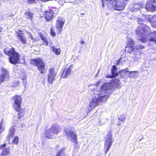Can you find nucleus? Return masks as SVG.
<instances>
[{
    "mask_svg": "<svg viewBox=\"0 0 156 156\" xmlns=\"http://www.w3.org/2000/svg\"><path fill=\"white\" fill-rule=\"evenodd\" d=\"M3 51L6 55L9 56V61L10 63L16 64L19 63L20 55L18 52L16 51L14 47L10 48L6 47L3 49Z\"/></svg>",
    "mask_w": 156,
    "mask_h": 156,
    "instance_id": "f257e3e1",
    "label": "nucleus"
},
{
    "mask_svg": "<svg viewBox=\"0 0 156 156\" xmlns=\"http://www.w3.org/2000/svg\"><path fill=\"white\" fill-rule=\"evenodd\" d=\"M60 128L59 126L56 124H53L50 128L45 131V136L48 139H53L54 135L58 134L60 132Z\"/></svg>",
    "mask_w": 156,
    "mask_h": 156,
    "instance_id": "f03ea898",
    "label": "nucleus"
},
{
    "mask_svg": "<svg viewBox=\"0 0 156 156\" xmlns=\"http://www.w3.org/2000/svg\"><path fill=\"white\" fill-rule=\"evenodd\" d=\"M30 63L32 65L36 66L41 73L43 74L45 73V63L41 58H37L31 59Z\"/></svg>",
    "mask_w": 156,
    "mask_h": 156,
    "instance_id": "7ed1b4c3",
    "label": "nucleus"
},
{
    "mask_svg": "<svg viewBox=\"0 0 156 156\" xmlns=\"http://www.w3.org/2000/svg\"><path fill=\"white\" fill-rule=\"evenodd\" d=\"M129 1V0H114L113 1L112 7L116 10H123Z\"/></svg>",
    "mask_w": 156,
    "mask_h": 156,
    "instance_id": "20e7f679",
    "label": "nucleus"
},
{
    "mask_svg": "<svg viewBox=\"0 0 156 156\" xmlns=\"http://www.w3.org/2000/svg\"><path fill=\"white\" fill-rule=\"evenodd\" d=\"M150 28L147 26H144L141 28H138L136 30V34L139 36L141 38L139 39L143 43H145L146 42L147 38L145 37H142L146 33L148 32L150 30Z\"/></svg>",
    "mask_w": 156,
    "mask_h": 156,
    "instance_id": "39448f33",
    "label": "nucleus"
},
{
    "mask_svg": "<svg viewBox=\"0 0 156 156\" xmlns=\"http://www.w3.org/2000/svg\"><path fill=\"white\" fill-rule=\"evenodd\" d=\"M65 23V20L61 16L58 17L56 20V28L58 34L61 33L62 30V28Z\"/></svg>",
    "mask_w": 156,
    "mask_h": 156,
    "instance_id": "423d86ee",
    "label": "nucleus"
},
{
    "mask_svg": "<svg viewBox=\"0 0 156 156\" xmlns=\"http://www.w3.org/2000/svg\"><path fill=\"white\" fill-rule=\"evenodd\" d=\"M73 65L71 64L68 67H64L62 69L60 77L62 78H66L73 73Z\"/></svg>",
    "mask_w": 156,
    "mask_h": 156,
    "instance_id": "0eeeda50",
    "label": "nucleus"
},
{
    "mask_svg": "<svg viewBox=\"0 0 156 156\" xmlns=\"http://www.w3.org/2000/svg\"><path fill=\"white\" fill-rule=\"evenodd\" d=\"M107 139L105 144L104 148L105 149V153L107 154L108 151L112 145V133L111 132H109L107 135Z\"/></svg>",
    "mask_w": 156,
    "mask_h": 156,
    "instance_id": "6e6552de",
    "label": "nucleus"
},
{
    "mask_svg": "<svg viewBox=\"0 0 156 156\" xmlns=\"http://www.w3.org/2000/svg\"><path fill=\"white\" fill-rule=\"evenodd\" d=\"M64 132L68 137H70L72 142L75 144H77V137L76 134L71 129H65Z\"/></svg>",
    "mask_w": 156,
    "mask_h": 156,
    "instance_id": "1a4fd4ad",
    "label": "nucleus"
},
{
    "mask_svg": "<svg viewBox=\"0 0 156 156\" xmlns=\"http://www.w3.org/2000/svg\"><path fill=\"white\" fill-rule=\"evenodd\" d=\"M64 132L68 137H70L72 142L75 144H77V137L76 134L71 129H65Z\"/></svg>",
    "mask_w": 156,
    "mask_h": 156,
    "instance_id": "9d476101",
    "label": "nucleus"
},
{
    "mask_svg": "<svg viewBox=\"0 0 156 156\" xmlns=\"http://www.w3.org/2000/svg\"><path fill=\"white\" fill-rule=\"evenodd\" d=\"M43 16L47 21L51 20L54 18V12L53 10L50 9L43 12Z\"/></svg>",
    "mask_w": 156,
    "mask_h": 156,
    "instance_id": "9b49d317",
    "label": "nucleus"
},
{
    "mask_svg": "<svg viewBox=\"0 0 156 156\" xmlns=\"http://www.w3.org/2000/svg\"><path fill=\"white\" fill-rule=\"evenodd\" d=\"M16 36L17 37L20 42L23 44H26L27 43V40L24 36L23 31L19 30L16 31Z\"/></svg>",
    "mask_w": 156,
    "mask_h": 156,
    "instance_id": "f8f14e48",
    "label": "nucleus"
},
{
    "mask_svg": "<svg viewBox=\"0 0 156 156\" xmlns=\"http://www.w3.org/2000/svg\"><path fill=\"white\" fill-rule=\"evenodd\" d=\"M14 101V104L13 105L14 109L21 107L22 98L20 96L15 95L12 97Z\"/></svg>",
    "mask_w": 156,
    "mask_h": 156,
    "instance_id": "ddd939ff",
    "label": "nucleus"
},
{
    "mask_svg": "<svg viewBox=\"0 0 156 156\" xmlns=\"http://www.w3.org/2000/svg\"><path fill=\"white\" fill-rule=\"evenodd\" d=\"M9 77V73L8 70L6 69L2 68L1 74L0 75V84L5 80V79H8Z\"/></svg>",
    "mask_w": 156,
    "mask_h": 156,
    "instance_id": "4468645a",
    "label": "nucleus"
},
{
    "mask_svg": "<svg viewBox=\"0 0 156 156\" xmlns=\"http://www.w3.org/2000/svg\"><path fill=\"white\" fill-rule=\"evenodd\" d=\"M98 99L97 98H94L91 99V101L89 105L87 108V113L90 112L92 110L98 105Z\"/></svg>",
    "mask_w": 156,
    "mask_h": 156,
    "instance_id": "2eb2a0df",
    "label": "nucleus"
},
{
    "mask_svg": "<svg viewBox=\"0 0 156 156\" xmlns=\"http://www.w3.org/2000/svg\"><path fill=\"white\" fill-rule=\"evenodd\" d=\"M154 2H151L147 3L145 8L148 11H153L156 10V5H154Z\"/></svg>",
    "mask_w": 156,
    "mask_h": 156,
    "instance_id": "dca6fc26",
    "label": "nucleus"
},
{
    "mask_svg": "<svg viewBox=\"0 0 156 156\" xmlns=\"http://www.w3.org/2000/svg\"><path fill=\"white\" fill-rule=\"evenodd\" d=\"M111 69V73L112 75H107L106 76V78H112L117 76L118 75V73H116L117 70V68L115 66H113Z\"/></svg>",
    "mask_w": 156,
    "mask_h": 156,
    "instance_id": "f3484780",
    "label": "nucleus"
},
{
    "mask_svg": "<svg viewBox=\"0 0 156 156\" xmlns=\"http://www.w3.org/2000/svg\"><path fill=\"white\" fill-rule=\"evenodd\" d=\"M14 109L16 112H18L17 114L18 119H21L24 117V112L23 109L21 107Z\"/></svg>",
    "mask_w": 156,
    "mask_h": 156,
    "instance_id": "a211bd4d",
    "label": "nucleus"
},
{
    "mask_svg": "<svg viewBox=\"0 0 156 156\" xmlns=\"http://www.w3.org/2000/svg\"><path fill=\"white\" fill-rule=\"evenodd\" d=\"M134 44V43L132 39H130L128 41V42L126 47L130 48L132 51H134L135 50Z\"/></svg>",
    "mask_w": 156,
    "mask_h": 156,
    "instance_id": "6ab92c4d",
    "label": "nucleus"
},
{
    "mask_svg": "<svg viewBox=\"0 0 156 156\" xmlns=\"http://www.w3.org/2000/svg\"><path fill=\"white\" fill-rule=\"evenodd\" d=\"M15 129L14 128V126H12L9 129L7 137L9 139L11 137H13L15 134Z\"/></svg>",
    "mask_w": 156,
    "mask_h": 156,
    "instance_id": "aec40b11",
    "label": "nucleus"
},
{
    "mask_svg": "<svg viewBox=\"0 0 156 156\" xmlns=\"http://www.w3.org/2000/svg\"><path fill=\"white\" fill-rule=\"evenodd\" d=\"M52 51L56 55H59L61 52V50L60 48H56L54 46H52L51 47Z\"/></svg>",
    "mask_w": 156,
    "mask_h": 156,
    "instance_id": "412c9836",
    "label": "nucleus"
},
{
    "mask_svg": "<svg viewBox=\"0 0 156 156\" xmlns=\"http://www.w3.org/2000/svg\"><path fill=\"white\" fill-rule=\"evenodd\" d=\"M24 15L27 19L32 20L34 17V14L30 11H27L24 13Z\"/></svg>",
    "mask_w": 156,
    "mask_h": 156,
    "instance_id": "4be33fe9",
    "label": "nucleus"
},
{
    "mask_svg": "<svg viewBox=\"0 0 156 156\" xmlns=\"http://www.w3.org/2000/svg\"><path fill=\"white\" fill-rule=\"evenodd\" d=\"M10 150V149L9 147L8 148H4L2 150L1 153L2 155H0V156H5L8 155L9 153Z\"/></svg>",
    "mask_w": 156,
    "mask_h": 156,
    "instance_id": "5701e85b",
    "label": "nucleus"
},
{
    "mask_svg": "<svg viewBox=\"0 0 156 156\" xmlns=\"http://www.w3.org/2000/svg\"><path fill=\"white\" fill-rule=\"evenodd\" d=\"M150 34L151 35V38L149 39V41L156 42V31H154Z\"/></svg>",
    "mask_w": 156,
    "mask_h": 156,
    "instance_id": "b1692460",
    "label": "nucleus"
},
{
    "mask_svg": "<svg viewBox=\"0 0 156 156\" xmlns=\"http://www.w3.org/2000/svg\"><path fill=\"white\" fill-rule=\"evenodd\" d=\"M39 35L40 36V37L42 40L44 42L45 45L46 46H48V41L44 35H42V34L41 33H39Z\"/></svg>",
    "mask_w": 156,
    "mask_h": 156,
    "instance_id": "393cba45",
    "label": "nucleus"
},
{
    "mask_svg": "<svg viewBox=\"0 0 156 156\" xmlns=\"http://www.w3.org/2000/svg\"><path fill=\"white\" fill-rule=\"evenodd\" d=\"M57 74L56 72L55 71V69L53 67L50 68L49 70V73L48 75L56 76Z\"/></svg>",
    "mask_w": 156,
    "mask_h": 156,
    "instance_id": "a878e982",
    "label": "nucleus"
},
{
    "mask_svg": "<svg viewBox=\"0 0 156 156\" xmlns=\"http://www.w3.org/2000/svg\"><path fill=\"white\" fill-rule=\"evenodd\" d=\"M55 76H53L52 75H48V82L51 84L52 83L53 81L55 80Z\"/></svg>",
    "mask_w": 156,
    "mask_h": 156,
    "instance_id": "bb28decb",
    "label": "nucleus"
},
{
    "mask_svg": "<svg viewBox=\"0 0 156 156\" xmlns=\"http://www.w3.org/2000/svg\"><path fill=\"white\" fill-rule=\"evenodd\" d=\"M50 34V35L53 37H55L56 36V33L54 27H51Z\"/></svg>",
    "mask_w": 156,
    "mask_h": 156,
    "instance_id": "cd10ccee",
    "label": "nucleus"
},
{
    "mask_svg": "<svg viewBox=\"0 0 156 156\" xmlns=\"http://www.w3.org/2000/svg\"><path fill=\"white\" fill-rule=\"evenodd\" d=\"M65 149V148L64 147L61 148L56 153L55 156H62L61 154L63 153Z\"/></svg>",
    "mask_w": 156,
    "mask_h": 156,
    "instance_id": "c85d7f7f",
    "label": "nucleus"
},
{
    "mask_svg": "<svg viewBox=\"0 0 156 156\" xmlns=\"http://www.w3.org/2000/svg\"><path fill=\"white\" fill-rule=\"evenodd\" d=\"M19 138L18 136H15L12 140V142L14 144H17L18 143Z\"/></svg>",
    "mask_w": 156,
    "mask_h": 156,
    "instance_id": "c756f323",
    "label": "nucleus"
},
{
    "mask_svg": "<svg viewBox=\"0 0 156 156\" xmlns=\"http://www.w3.org/2000/svg\"><path fill=\"white\" fill-rule=\"evenodd\" d=\"M145 48V46L143 45H140L139 46H136L135 47V50H137L138 51H140Z\"/></svg>",
    "mask_w": 156,
    "mask_h": 156,
    "instance_id": "7c9ffc66",
    "label": "nucleus"
},
{
    "mask_svg": "<svg viewBox=\"0 0 156 156\" xmlns=\"http://www.w3.org/2000/svg\"><path fill=\"white\" fill-rule=\"evenodd\" d=\"M119 82V80L118 79H115L112 80H111V82L112 83H117Z\"/></svg>",
    "mask_w": 156,
    "mask_h": 156,
    "instance_id": "2f4dec72",
    "label": "nucleus"
},
{
    "mask_svg": "<svg viewBox=\"0 0 156 156\" xmlns=\"http://www.w3.org/2000/svg\"><path fill=\"white\" fill-rule=\"evenodd\" d=\"M137 21L138 23L140 24H143L144 20L140 18H138Z\"/></svg>",
    "mask_w": 156,
    "mask_h": 156,
    "instance_id": "473e14b6",
    "label": "nucleus"
},
{
    "mask_svg": "<svg viewBox=\"0 0 156 156\" xmlns=\"http://www.w3.org/2000/svg\"><path fill=\"white\" fill-rule=\"evenodd\" d=\"M125 119V118L124 116L121 115L118 118V119L121 121H124Z\"/></svg>",
    "mask_w": 156,
    "mask_h": 156,
    "instance_id": "72a5a7b5",
    "label": "nucleus"
},
{
    "mask_svg": "<svg viewBox=\"0 0 156 156\" xmlns=\"http://www.w3.org/2000/svg\"><path fill=\"white\" fill-rule=\"evenodd\" d=\"M20 82L19 81H14L13 83V86L16 87L19 85Z\"/></svg>",
    "mask_w": 156,
    "mask_h": 156,
    "instance_id": "f704fd0d",
    "label": "nucleus"
},
{
    "mask_svg": "<svg viewBox=\"0 0 156 156\" xmlns=\"http://www.w3.org/2000/svg\"><path fill=\"white\" fill-rule=\"evenodd\" d=\"M7 145V144L6 143H4L3 144H1L0 145V149H3Z\"/></svg>",
    "mask_w": 156,
    "mask_h": 156,
    "instance_id": "c9c22d12",
    "label": "nucleus"
},
{
    "mask_svg": "<svg viewBox=\"0 0 156 156\" xmlns=\"http://www.w3.org/2000/svg\"><path fill=\"white\" fill-rule=\"evenodd\" d=\"M4 129L2 125H0V134L4 131Z\"/></svg>",
    "mask_w": 156,
    "mask_h": 156,
    "instance_id": "e433bc0d",
    "label": "nucleus"
},
{
    "mask_svg": "<svg viewBox=\"0 0 156 156\" xmlns=\"http://www.w3.org/2000/svg\"><path fill=\"white\" fill-rule=\"evenodd\" d=\"M122 59V58H120L119 59H118L117 61H116V65H118L119 64V63L121 62V60Z\"/></svg>",
    "mask_w": 156,
    "mask_h": 156,
    "instance_id": "4c0bfd02",
    "label": "nucleus"
},
{
    "mask_svg": "<svg viewBox=\"0 0 156 156\" xmlns=\"http://www.w3.org/2000/svg\"><path fill=\"white\" fill-rule=\"evenodd\" d=\"M30 34V37L31 38V39L32 40H33L34 41H35V39H34V38L33 37L32 34L31 33H29Z\"/></svg>",
    "mask_w": 156,
    "mask_h": 156,
    "instance_id": "58836bf2",
    "label": "nucleus"
},
{
    "mask_svg": "<svg viewBox=\"0 0 156 156\" xmlns=\"http://www.w3.org/2000/svg\"><path fill=\"white\" fill-rule=\"evenodd\" d=\"M151 24L152 27H156V23L155 22H151Z\"/></svg>",
    "mask_w": 156,
    "mask_h": 156,
    "instance_id": "ea45409f",
    "label": "nucleus"
},
{
    "mask_svg": "<svg viewBox=\"0 0 156 156\" xmlns=\"http://www.w3.org/2000/svg\"><path fill=\"white\" fill-rule=\"evenodd\" d=\"M83 0H74V2L75 3H78L82 2Z\"/></svg>",
    "mask_w": 156,
    "mask_h": 156,
    "instance_id": "a19ab883",
    "label": "nucleus"
},
{
    "mask_svg": "<svg viewBox=\"0 0 156 156\" xmlns=\"http://www.w3.org/2000/svg\"><path fill=\"white\" fill-rule=\"evenodd\" d=\"M26 76H24L22 78V79L23 80H25L26 79Z\"/></svg>",
    "mask_w": 156,
    "mask_h": 156,
    "instance_id": "79ce46f5",
    "label": "nucleus"
},
{
    "mask_svg": "<svg viewBox=\"0 0 156 156\" xmlns=\"http://www.w3.org/2000/svg\"><path fill=\"white\" fill-rule=\"evenodd\" d=\"M80 43L81 44H84L85 43V42L83 41H81L80 42Z\"/></svg>",
    "mask_w": 156,
    "mask_h": 156,
    "instance_id": "37998d69",
    "label": "nucleus"
},
{
    "mask_svg": "<svg viewBox=\"0 0 156 156\" xmlns=\"http://www.w3.org/2000/svg\"><path fill=\"white\" fill-rule=\"evenodd\" d=\"M101 82L100 81H98L97 83H96V86H98V85H99L100 84V83Z\"/></svg>",
    "mask_w": 156,
    "mask_h": 156,
    "instance_id": "c03bdc74",
    "label": "nucleus"
},
{
    "mask_svg": "<svg viewBox=\"0 0 156 156\" xmlns=\"http://www.w3.org/2000/svg\"><path fill=\"white\" fill-rule=\"evenodd\" d=\"M102 2V5L103 7L104 6V0H101Z\"/></svg>",
    "mask_w": 156,
    "mask_h": 156,
    "instance_id": "a18cd8bd",
    "label": "nucleus"
},
{
    "mask_svg": "<svg viewBox=\"0 0 156 156\" xmlns=\"http://www.w3.org/2000/svg\"><path fill=\"white\" fill-rule=\"evenodd\" d=\"M121 125V123L119 122H118L117 123V126H119Z\"/></svg>",
    "mask_w": 156,
    "mask_h": 156,
    "instance_id": "49530a36",
    "label": "nucleus"
},
{
    "mask_svg": "<svg viewBox=\"0 0 156 156\" xmlns=\"http://www.w3.org/2000/svg\"><path fill=\"white\" fill-rule=\"evenodd\" d=\"M56 147L57 149H58L59 147V146L58 145H56Z\"/></svg>",
    "mask_w": 156,
    "mask_h": 156,
    "instance_id": "de8ad7c7",
    "label": "nucleus"
},
{
    "mask_svg": "<svg viewBox=\"0 0 156 156\" xmlns=\"http://www.w3.org/2000/svg\"><path fill=\"white\" fill-rule=\"evenodd\" d=\"M2 30V28L0 27V32H1Z\"/></svg>",
    "mask_w": 156,
    "mask_h": 156,
    "instance_id": "09e8293b",
    "label": "nucleus"
},
{
    "mask_svg": "<svg viewBox=\"0 0 156 156\" xmlns=\"http://www.w3.org/2000/svg\"><path fill=\"white\" fill-rule=\"evenodd\" d=\"M2 121L1 122H0V125H2Z\"/></svg>",
    "mask_w": 156,
    "mask_h": 156,
    "instance_id": "8fccbe9b",
    "label": "nucleus"
},
{
    "mask_svg": "<svg viewBox=\"0 0 156 156\" xmlns=\"http://www.w3.org/2000/svg\"><path fill=\"white\" fill-rule=\"evenodd\" d=\"M113 0H105V1H112Z\"/></svg>",
    "mask_w": 156,
    "mask_h": 156,
    "instance_id": "3c124183",
    "label": "nucleus"
},
{
    "mask_svg": "<svg viewBox=\"0 0 156 156\" xmlns=\"http://www.w3.org/2000/svg\"><path fill=\"white\" fill-rule=\"evenodd\" d=\"M81 14L82 15H84V13H81Z\"/></svg>",
    "mask_w": 156,
    "mask_h": 156,
    "instance_id": "603ef678",
    "label": "nucleus"
},
{
    "mask_svg": "<svg viewBox=\"0 0 156 156\" xmlns=\"http://www.w3.org/2000/svg\"><path fill=\"white\" fill-rule=\"evenodd\" d=\"M130 72L129 73H130V74H131V73H132V72Z\"/></svg>",
    "mask_w": 156,
    "mask_h": 156,
    "instance_id": "864d4df0",
    "label": "nucleus"
},
{
    "mask_svg": "<svg viewBox=\"0 0 156 156\" xmlns=\"http://www.w3.org/2000/svg\"><path fill=\"white\" fill-rule=\"evenodd\" d=\"M125 71V70H122V72H123V71Z\"/></svg>",
    "mask_w": 156,
    "mask_h": 156,
    "instance_id": "5fc2aeb1",
    "label": "nucleus"
}]
</instances>
